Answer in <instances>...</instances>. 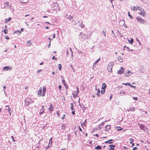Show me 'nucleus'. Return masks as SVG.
Segmentation results:
<instances>
[{"instance_id": "nucleus-1", "label": "nucleus", "mask_w": 150, "mask_h": 150, "mask_svg": "<svg viewBox=\"0 0 150 150\" xmlns=\"http://www.w3.org/2000/svg\"><path fill=\"white\" fill-rule=\"evenodd\" d=\"M114 65V62H111L109 63L107 68L109 71L110 72H112V68Z\"/></svg>"}, {"instance_id": "nucleus-2", "label": "nucleus", "mask_w": 150, "mask_h": 150, "mask_svg": "<svg viewBox=\"0 0 150 150\" xmlns=\"http://www.w3.org/2000/svg\"><path fill=\"white\" fill-rule=\"evenodd\" d=\"M34 102L30 98H28L25 100V105L29 106L30 104L33 103Z\"/></svg>"}, {"instance_id": "nucleus-3", "label": "nucleus", "mask_w": 150, "mask_h": 150, "mask_svg": "<svg viewBox=\"0 0 150 150\" xmlns=\"http://www.w3.org/2000/svg\"><path fill=\"white\" fill-rule=\"evenodd\" d=\"M136 19L141 24H144L146 22V20H145L144 19H142V18L139 16L137 17Z\"/></svg>"}, {"instance_id": "nucleus-4", "label": "nucleus", "mask_w": 150, "mask_h": 150, "mask_svg": "<svg viewBox=\"0 0 150 150\" xmlns=\"http://www.w3.org/2000/svg\"><path fill=\"white\" fill-rule=\"evenodd\" d=\"M138 125L140 128V129L144 131L146 130V127L145 126L140 123H138Z\"/></svg>"}, {"instance_id": "nucleus-5", "label": "nucleus", "mask_w": 150, "mask_h": 150, "mask_svg": "<svg viewBox=\"0 0 150 150\" xmlns=\"http://www.w3.org/2000/svg\"><path fill=\"white\" fill-rule=\"evenodd\" d=\"M66 17L70 20L71 21H74V20L73 18V17L71 15L66 14L65 16Z\"/></svg>"}, {"instance_id": "nucleus-6", "label": "nucleus", "mask_w": 150, "mask_h": 150, "mask_svg": "<svg viewBox=\"0 0 150 150\" xmlns=\"http://www.w3.org/2000/svg\"><path fill=\"white\" fill-rule=\"evenodd\" d=\"M80 38L83 40L86 39V35L82 32L80 33Z\"/></svg>"}, {"instance_id": "nucleus-7", "label": "nucleus", "mask_w": 150, "mask_h": 150, "mask_svg": "<svg viewBox=\"0 0 150 150\" xmlns=\"http://www.w3.org/2000/svg\"><path fill=\"white\" fill-rule=\"evenodd\" d=\"M58 6V4L56 3H53L52 5V8H53V10H55V9H56L57 8V7Z\"/></svg>"}, {"instance_id": "nucleus-8", "label": "nucleus", "mask_w": 150, "mask_h": 150, "mask_svg": "<svg viewBox=\"0 0 150 150\" xmlns=\"http://www.w3.org/2000/svg\"><path fill=\"white\" fill-rule=\"evenodd\" d=\"M124 69L122 67H121L119 70L117 71V74H122L124 72L123 71Z\"/></svg>"}, {"instance_id": "nucleus-9", "label": "nucleus", "mask_w": 150, "mask_h": 150, "mask_svg": "<svg viewBox=\"0 0 150 150\" xmlns=\"http://www.w3.org/2000/svg\"><path fill=\"white\" fill-rule=\"evenodd\" d=\"M12 68L10 66H5L3 67V70L5 71H8V70H11Z\"/></svg>"}, {"instance_id": "nucleus-10", "label": "nucleus", "mask_w": 150, "mask_h": 150, "mask_svg": "<svg viewBox=\"0 0 150 150\" xmlns=\"http://www.w3.org/2000/svg\"><path fill=\"white\" fill-rule=\"evenodd\" d=\"M100 60V58H99L94 63L93 65V69H94L95 67H96V65L98 63V62Z\"/></svg>"}, {"instance_id": "nucleus-11", "label": "nucleus", "mask_w": 150, "mask_h": 150, "mask_svg": "<svg viewBox=\"0 0 150 150\" xmlns=\"http://www.w3.org/2000/svg\"><path fill=\"white\" fill-rule=\"evenodd\" d=\"M46 89L45 87L43 86V91H42V96L43 97L45 96L46 93Z\"/></svg>"}, {"instance_id": "nucleus-12", "label": "nucleus", "mask_w": 150, "mask_h": 150, "mask_svg": "<svg viewBox=\"0 0 150 150\" xmlns=\"http://www.w3.org/2000/svg\"><path fill=\"white\" fill-rule=\"evenodd\" d=\"M139 14L143 16H145L146 15V12L144 11V10H142L141 12H140Z\"/></svg>"}, {"instance_id": "nucleus-13", "label": "nucleus", "mask_w": 150, "mask_h": 150, "mask_svg": "<svg viewBox=\"0 0 150 150\" xmlns=\"http://www.w3.org/2000/svg\"><path fill=\"white\" fill-rule=\"evenodd\" d=\"M109 147H110V150H114V148L115 147V146L114 145L111 144L109 145Z\"/></svg>"}, {"instance_id": "nucleus-14", "label": "nucleus", "mask_w": 150, "mask_h": 150, "mask_svg": "<svg viewBox=\"0 0 150 150\" xmlns=\"http://www.w3.org/2000/svg\"><path fill=\"white\" fill-rule=\"evenodd\" d=\"M129 73H131L132 74H133V73L132 72H131L130 71H128L125 74V75L127 77L129 76L130 75H131V74H129Z\"/></svg>"}, {"instance_id": "nucleus-15", "label": "nucleus", "mask_w": 150, "mask_h": 150, "mask_svg": "<svg viewBox=\"0 0 150 150\" xmlns=\"http://www.w3.org/2000/svg\"><path fill=\"white\" fill-rule=\"evenodd\" d=\"M105 130L106 131H108L111 128V126L110 125H107L105 126Z\"/></svg>"}, {"instance_id": "nucleus-16", "label": "nucleus", "mask_w": 150, "mask_h": 150, "mask_svg": "<svg viewBox=\"0 0 150 150\" xmlns=\"http://www.w3.org/2000/svg\"><path fill=\"white\" fill-rule=\"evenodd\" d=\"M42 89L41 88H40L39 89V90L38 91V95L39 96V97H40L42 94Z\"/></svg>"}, {"instance_id": "nucleus-17", "label": "nucleus", "mask_w": 150, "mask_h": 150, "mask_svg": "<svg viewBox=\"0 0 150 150\" xmlns=\"http://www.w3.org/2000/svg\"><path fill=\"white\" fill-rule=\"evenodd\" d=\"M62 83L64 85V86L66 87V89H67L68 88V86H67L66 83H65V81L64 79H62Z\"/></svg>"}, {"instance_id": "nucleus-18", "label": "nucleus", "mask_w": 150, "mask_h": 150, "mask_svg": "<svg viewBox=\"0 0 150 150\" xmlns=\"http://www.w3.org/2000/svg\"><path fill=\"white\" fill-rule=\"evenodd\" d=\"M78 93H77L76 91H74L73 92L72 95H73L74 97L75 98L77 96Z\"/></svg>"}, {"instance_id": "nucleus-19", "label": "nucleus", "mask_w": 150, "mask_h": 150, "mask_svg": "<svg viewBox=\"0 0 150 150\" xmlns=\"http://www.w3.org/2000/svg\"><path fill=\"white\" fill-rule=\"evenodd\" d=\"M6 109L9 112V113L10 114V112L11 111V109L9 107V106L8 105H6Z\"/></svg>"}, {"instance_id": "nucleus-20", "label": "nucleus", "mask_w": 150, "mask_h": 150, "mask_svg": "<svg viewBox=\"0 0 150 150\" xmlns=\"http://www.w3.org/2000/svg\"><path fill=\"white\" fill-rule=\"evenodd\" d=\"M49 109L50 110V113H51L52 112L51 111L53 109V107L52 106V104H51L50 105V107L49 108Z\"/></svg>"}, {"instance_id": "nucleus-21", "label": "nucleus", "mask_w": 150, "mask_h": 150, "mask_svg": "<svg viewBox=\"0 0 150 150\" xmlns=\"http://www.w3.org/2000/svg\"><path fill=\"white\" fill-rule=\"evenodd\" d=\"M32 44V42H31V40H29L27 42V46L28 47H30V46Z\"/></svg>"}, {"instance_id": "nucleus-22", "label": "nucleus", "mask_w": 150, "mask_h": 150, "mask_svg": "<svg viewBox=\"0 0 150 150\" xmlns=\"http://www.w3.org/2000/svg\"><path fill=\"white\" fill-rule=\"evenodd\" d=\"M117 59L120 62H123V60L122 59L121 57L118 56L117 57Z\"/></svg>"}, {"instance_id": "nucleus-23", "label": "nucleus", "mask_w": 150, "mask_h": 150, "mask_svg": "<svg viewBox=\"0 0 150 150\" xmlns=\"http://www.w3.org/2000/svg\"><path fill=\"white\" fill-rule=\"evenodd\" d=\"M66 125L65 124H62V129H66Z\"/></svg>"}, {"instance_id": "nucleus-24", "label": "nucleus", "mask_w": 150, "mask_h": 150, "mask_svg": "<svg viewBox=\"0 0 150 150\" xmlns=\"http://www.w3.org/2000/svg\"><path fill=\"white\" fill-rule=\"evenodd\" d=\"M102 33L105 37L106 36V30L104 29L102 31Z\"/></svg>"}, {"instance_id": "nucleus-25", "label": "nucleus", "mask_w": 150, "mask_h": 150, "mask_svg": "<svg viewBox=\"0 0 150 150\" xmlns=\"http://www.w3.org/2000/svg\"><path fill=\"white\" fill-rule=\"evenodd\" d=\"M71 135H70L69 134H68V135L67 136V139L68 140V142H69L70 141V139H71Z\"/></svg>"}, {"instance_id": "nucleus-26", "label": "nucleus", "mask_w": 150, "mask_h": 150, "mask_svg": "<svg viewBox=\"0 0 150 150\" xmlns=\"http://www.w3.org/2000/svg\"><path fill=\"white\" fill-rule=\"evenodd\" d=\"M11 20V18L9 17L8 18L5 19V22L7 23L8 22L10 21Z\"/></svg>"}, {"instance_id": "nucleus-27", "label": "nucleus", "mask_w": 150, "mask_h": 150, "mask_svg": "<svg viewBox=\"0 0 150 150\" xmlns=\"http://www.w3.org/2000/svg\"><path fill=\"white\" fill-rule=\"evenodd\" d=\"M95 149H102V147L100 146V145H98L96 147H95Z\"/></svg>"}, {"instance_id": "nucleus-28", "label": "nucleus", "mask_w": 150, "mask_h": 150, "mask_svg": "<svg viewBox=\"0 0 150 150\" xmlns=\"http://www.w3.org/2000/svg\"><path fill=\"white\" fill-rule=\"evenodd\" d=\"M128 16L130 17V18L131 19H133V16L131 15L130 14V13L129 11H128Z\"/></svg>"}, {"instance_id": "nucleus-29", "label": "nucleus", "mask_w": 150, "mask_h": 150, "mask_svg": "<svg viewBox=\"0 0 150 150\" xmlns=\"http://www.w3.org/2000/svg\"><path fill=\"white\" fill-rule=\"evenodd\" d=\"M91 33L90 34H89L88 35H86V39H88V38H90L91 37Z\"/></svg>"}, {"instance_id": "nucleus-30", "label": "nucleus", "mask_w": 150, "mask_h": 150, "mask_svg": "<svg viewBox=\"0 0 150 150\" xmlns=\"http://www.w3.org/2000/svg\"><path fill=\"white\" fill-rule=\"evenodd\" d=\"M52 144H50V143H49L47 147L45 148V150H47V149L49 148H50Z\"/></svg>"}, {"instance_id": "nucleus-31", "label": "nucleus", "mask_w": 150, "mask_h": 150, "mask_svg": "<svg viewBox=\"0 0 150 150\" xmlns=\"http://www.w3.org/2000/svg\"><path fill=\"white\" fill-rule=\"evenodd\" d=\"M131 40H128V41L129 42H130L131 44H132L133 42V40L132 38H130Z\"/></svg>"}, {"instance_id": "nucleus-32", "label": "nucleus", "mask_w": 150, "mask_h": 150, "mask_svg": "<svg viewBox=\"0 0 150 150\" xmlns=\"http://www.w3.org/2000/svg\"><path fill=\"white\" fill-rule=\"evenodd\" d=\"M6 86L5 85H4L3 86V88H4V89L3 90L4 91V93L5 94V96H6V93L5 90V89L6 88Z\"/></svg>"}, {"instance_id": "nucleus-33", "label": "nucleus", "mask_w": 150, "mask_h": 150, "mask_svg": "<svg viewBox=\"0 0 150 150\" xmlns=\"http://www.w3.org/2000/svg\"><path fill=\"white\" fill-rule=\"evenodd\" d=\"M15 33H16L17 34L19 35L21 33V31H19V30H16V32H15Z\"/></svg>"}, {"instance_id": "nucleus-34", "label": "nucleus", "mask_w": 150, "mask_h": 150, "mask_svg": "<svg viewBox=\"0 0 150 150\" xmlns=\"http://www.w3.org/2000/svg\"><path fill=\"white\" fill-rule=\"evenodd\" d=\"M70 105L71 106V110H73L74 109V106H73V103H71L70 104Z\"/></svg>"}, {"instance_id": "nucleus-35", "label": "nucleus", "mask_w": 150, "mask_h": 150, "mask_svg": "<svg viewBox=\"0 0 150 150\" xmlns=\"http://www.w3.org/2000/svg\"><path fill=\"white\" fill-rule=\"evenodd\" d=\"M102 87H103L102 88V89H105L106 87V85L105 83H103L102 84Z\"/></svg>"}, {"instance_id": "nucleus-36", "label": "nucleus", "mask_w": 150, "mask_h": 150, "mask_svg": "<svg viewBox=\"0 0 150 150\" xmlns=\"http://www.w3.org/2000/svg\"><path fill=\"white\" fill-rule=\"evenodd\" d=\"M79 26L82 28H84V25L82 23H81L79 25Z\"/></svg>"}, {"instance_id": "nucleus-37", "label": "nucleus", "mask_w": 150, "mask_h": 150, "mask_svg": "<svg viewBox=\"0 0 150 150\" xmlns=\"http://www.w3.org/2000/svg\"><path fill=\"white\" fill-rule=\"evenodd\" d=\"M122 84L124 85H126V86H130L131 84L130 83H122Z\"/></svg>"}, {"instance_id": "nucleus-38", "label": "nucleus", "mask_w": 150, "mask_h": 150, "mask_svg": "<svg viewBox=\"0 0 150 150\" xmlns=\"http://www.w3.org/2000/svg\"><path fill=\"white\" fill-rule=\"evenodd\" d=\"M131 9L133 10L137 11V8L135 6L132 7Z\"/></svg>"}, {"instance_id": "nucleus-39", "label": "nucleus", "mask_w": 150, "mask_h": 150, "mask_svg": "<svg viewBox=\"0 0 150 150\" xmlns=\"http://www.w3.org/2000/svg\"><path fill=\"white\" fill-rule=\"evenodd\" d=\"M129 140L130 141V143L132 144L134 141V139L132 138H130L129 139Z\"/></svg>"}, {"instance_id": "nucleus-40", "label": "nucleus", "mask_w": 150, "mask_h": 150, "mask_svg": "<svg viewBox=\"0 0 150 150\" xmlns=\"http://www.w3.org/2000/svg\"><path fill=\"white\" fill-rule=\"evenodd\" d=\"M62 65L61 64H59L58 65V68L59 69V70L60 71L62 69Z\"/></svg>"}, {"instance_id": "nucleus-41", "label": "nucleus", "mask_w": 150, "mask_h": 150, "mask_svg": "<svg viewBox=\"0 0 150 150\" xmlns=\"http://www.w3.org/2000/svg\"><path fill=\"white\" fill-rule=\"evenodd\" d=\"M101 90H102L101 91V93L102 94H103L104 93L105 91V89L104 88V89L102 88Z\"/></svg>"}, {"instance_id": "nucleus-42", "label": "nucleus", "mask_w": 150, "mask_h": 150, "mask_svg": "<svg viewBox=\"0 0 150 150\" xmlns=\"http://www.w3.org/2000/svg\"><path fill=\"white\" fill-rule=\"evenodd\" d=\"M40 111H41L40 112L39 114L40 115H41L44 113V110H42Z\"/></svg>"}, {"instance_id": "nucleus-43", "label": "nucleus", "mask_w": 150, "mask_h": 150, "mask_svg": "<svg viewBox=\"0 0 150 150\" xmlns=\"http://www.w3.org/2000/svg\"><path fill=\"white\" fill-rule=\"evenodd\" d=\"M135 108H129V110L131 111H134L135 110Z\"/></svg>"}, {"instance_id": "nucleus-44", "label": "nucleus", "mask_w": 150, "mask_h": 150, "mask_svg": "<svg viewBox=\"0 0 150 150\" xmlns=\"http://www.w3.org/2000/svg\"><path fill=\"white\" fill-rule=\"evenodd\" d=\"M113 141V139H110L109 140H108L107 141H105V143H109V142H110L111 141Z\"/></svg>"}, {"instance_id": "nucleus-45", "label": "nucleus", "mask_w": 150, "mask_h": 150, "mask_svg": "<svg viewBox=\"0 0 150 150\" xmlns=\"http://www.w3.org/2000/svg\"><path fill=\"white\" fill-rule=\"evenodd\" d=\"M100 93V89H98V92H97V93L96 94L98 96H100V95H99V93Z\"/></svg>"}, {"instance_id": "nucleus-46", "label": "nucleus", "mask_w": 150, "mask_h": 150, "mask_svg": "<svg viewBox=\"0 0 150 150\" xmlns=\"http://www.w3.org/2000/svg\"><path fill=\"white\" fill-rule=\"evenodd\" d=\"M83 112H84L86 110V107H85V106H83Z\"/></svg>"}, {"instance_id": "nucleus-47", "label": "nucleus", "mask_w": 150, "mask_h": 150, "mask_svg": "<svg viewBox=\"0 0 150 150\" xmlns=\"http://www.w3.org/2000/svg\"><path fill=\"white\" fill-rule=\"evenodd\" d=\"M52 138H51L49 140V143H50V144H52Z\"/></svg>"}, {"instance_id": "nucleus-48", "label": "nucleus", "mask_w": 150, "mask_h": 150, "mask_svg": "<svg viewBox=\"0 0 150 150\" xmlns=\"http://www.w3.org/2000/svg\"><path fill=\"white\" fill-rule=\"evenodd\" d=\"M44 106L43 105L42 106L41 109L40 110L41 111V110H44Z\"/></svg>"}, {"instance_id": "nucleus-49", "label": "nucleus", "mask_w": 150, "mask_h": 150, "mask_svg": "<svg viewBox=\"0 0 150 150\" xmlns=\"http://www.w3.org/2000/svg\"><path fill=\"white\" fill-rule=\"evenodd\" d=\"M119 129H117V131H120V130H123V129H122V128H121L120 127H119Z\"/></svg>"}, {"instance_id": "nucleus-50", "label": "nucleus", "mask_w": 150, "mask_h": 150, "mask_svg": "<svg viewBox=\"0 0 150 150\" xmlns=\"http://www.w3.org/2000/svg\"><path fill=\"white\" fill-rule=\"evenodd\" d=\"M11 138L12 139V140L13 142H15V140L14 139V137L13 136H12L11 137Z\"/></svg>"}, {"instance_id": "nucleus-51", "label": "nucleus", "mask_w": 150, "mask_h": 150, "mask_svg": "<svg viewBox=\"0 0 150 150\" xmlns=\"http://www.w3.org/2000/svg\"><path fill=\"white\" fill-rule=\"evenodd\" d=\"M133 98L135 100H138V98L137 97H134Z\"/></svg>"}, {"instance_id": "nucleus-52", "label": "nucleus", "mask_w": 150, "mask_h": 150, "mask_svg": "<svg viewBox=\"0 0 150 150\" xmlns=\"http://www.w3.org/2000/svg\"><path fill=\"white\" fill-rule=\"evenodd\" d=\"M104 125V122H103L101 123V124L100 125H99V126H100V125L103 126Z\"/></svg>"}, {"instance_id": "nucleus-53", "label": "nucleus", "mask_w": 150, "mask_h": 150, "mask_svg": "<svg viewBox=\"0 0 150 150\" xmlns=\"http://www.w3.org/2000/svg\"><path fill=\"white\" fill-rule=\"evenodd\" d=\"M71 113L73 115H75V110H74V111H72V112H71Z\"/></svg>"}, {"instance_id": "nucleus-54", "label": "nucleus", "mask_w": 150, "mask_h": 150, "mask_svg": "<svg viewBox=\"0 0 150 150\" xmlns=\"http://www.w3.org/2000/svg\"><path fill=\"white\" fill-rule=\"evenodd\" d=\"M4 32L5 34H7V30H4Z\"/></svg>"}, {"instance_id": "nucleus-55", "label": "nucleus", "mask_w": 150, "mask_h": 150, "mask_svg": "<svg viewBox=\"0 0 150 150\" xmlns=\"http://www.w3.org/2000/svg\"><path fill=\"white\" fill-rule=\"evenodd\" d=\"M5 5H6L7 6L8 5V1H6L5 3Z\"/></svg>"}, {"instance_id": "nucleus-56", "label": "nucleus", "mask_w": 150, "mask_h": 150, "mask_svg": "<svg viewBox=\"0 0 150 150\" xmlns=\"http://www.w3.org/2000/svg\"><path fill=\"white\" fill-rule=\"evenodd\" d=\"M136 149H138V148L136 147H134V148L132 149V150H136Z\"/></svg>"}, {"instance_id": "nucleus-57", "label": "nucleus", "mask_w": 150, "mask_h": 150, "mask_svg": "<svg viewBox=\"0 0 150 150\" xmlns=\"http://www.w3.org/2000/svg\"><path fill=\"white\" fill-rule=\"evenodd\" d=\"M65 115H64L62 117V119H64L65 118Z\"/></svg>"}, {"instance_id": "nucleus-58", "label": "nucleus", "mask_w": 150, "mask_h": 150, "mask_svg": "<svg viewBox=\"0 0 150 150\" xmlns=\"http://www.w3.org/2000/svg\"><path fill=\"white\" fill-rule=\"evenodd\" d=\"M52 59H54L55 60H56L57 59V58H55V57L54 56H53L52 57Z\"/></svg>"}, {"instance_id": "nucleus-59", "label": "nucleus", "mask_w": 150, "mask_h": 150, "mask_svg": "<svg viewBox=\"0 0 150 150\" xmlns=\"http://www.w3.org/2000/svg\"><path fill=\"white\" fill-rule=\"evenodd\" d=\"M76 91H77V93H79V89H78V87H77Z\"/></svg>"}, {"instance_id": "nucleus-60", "label": "nucleus", "mask_w": 150, "mask_h": 150, "mask_svg": "<svg viewBox=\"0 0 150 150\" xmlns=\"http://www.w3.org/2000/svg\"><path fill=\"white\" fill-rule=\"evenodd\" d=\"M130 86H131V87H132V88H136V86H132V85H131Z\"/></svg>"}, {"instance_id": "nucleus-61", "label": "nucleus", "mask_w": 150, "mask_h": 150, "mask_svg": "<svg viewBox=\"0 0 150 150\" xmlns=\"http://www.w3.org/2000/svg\"><path fill=\"white\" fill-rule=\"evenodd\" d=\"M42 71V69H40L37 71V73H39L40 71Z\"/></svg>"}, {"instance_id": "nucleus-62", "label": "nucleus", "mask_w": 150, "mask_h": 150, "mask_svg": "<svg viewBox=\"0 0 150 150\" xmlns=\"http://www.w3.org/2000/svg\"><path fill=\"white\" fill-rule=\"evenodd\" d=\"M79 129L80 131H81V132H82V129L79 126Z\"/></svg>"}, {"instance_id": "nucleus-63", "label": "nucleus", "mask_w": 150, "mask_h": 150, "mask_svg": "<svg viewBox=\"0 0 150 150\" xmlns=\"http://www.w3.org/2000/svg\"><path fill=\"white\" fill-rule=\"evenodd\" d=\"M84 125V123L82 122V123H81V126L82 127H83V126Z\"/></svg>"}, {"instance_id": "nucleus-64", "label": "nucleus", "mask_w": 150, "mask_h": 150, "mask_svg": "<svg viewBox=\"0 0 150 150\" xmlns=\"http://www.w3.org/2000/svg\"><path fill=\"white\" fill-rule=\"evenodd\" d=\"M51 46V44H50V43H49V44L48 45V47L50 48V47Z\"/></svg>"}]
</instances>
